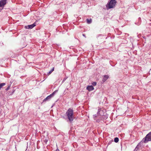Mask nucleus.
<instances>
[{"label":"nucleus","instance_id":"10","mask_svg":"<svg viewBox=\"0 0 151 151\" xmlns=\"http://www.w3.org/2000/svg\"><path fill=\"white\" fill-rule=\"evenodd\" d=\"M99 113V111H98V112L97 113V114H96L95 115H93V118L95 120H96V121L97 122H99V120H97L96 119V117H97L98 114Z\"/></svg>","mask_w":151,"mask_h":151},{"label":"nucleus","instance_id":"19","mask_svg":"<svg viewBox=\"0 0 151 151\" xmlns=\"http://www.w3.org/2000/svg\"><path fill=\"white\" fill-rule=\"evenodd\" d=\"M97 83L96 82H93L92 83V84L93 86H95L96 85Z\"/></svg>","mask_w":151,"mask_h":151},{"label":"nucleus","instance_id":"6","mask_svg":"<svg viewBox=\"0 0 151 151\" xmlns=\"http://www.w3.org/2000/svg\"><path fill=\"white\" fill-rule=\"evenodd\" d=\"M94 89L93 86L92 85L88 86L86 88V89L89 91L93 90Z\"/></svg>","mask_w":151,"mask_h":151},{"label":"nucleus","instance_id":"24","mask_svg":"<svg viewBox=\"0 0 151 151\" xmlns=\"http://www.w3.org/2000/svg\"><path fill=\"white\" fill-rule=\"evenodd\" d=\"M56 151H60V150L58 149H57L56 150Z\"/></svg>","mask_w":151,"mask_h":151},{"label":"nucleus","instance_id":"16","mask_svg":"<svg viewBox=\"0 0 151 151\" xmlns=\"http://www.w3.org/2000/svg\"><path fill=\"white\" fill-rule=\"evenodd\" d=\"M54 70V68H53L52 69L50 70L47 73V74L48 75H49V74H50L52 72H53Z\"/></svg>","mask_w":151,"mask_h":151},{"label":"nucleus","instance_id":"9","mask_svg":"<svg viewBox=\"0 0 151 151\" xmlns=\"http://www.w3.org/2000/svg\"><path fill=\"white\" fill-rule=\"evenodd\" d=\"M109 78V76L107 75H104L102 79V81L103 82H105Z\"/></svg>","mask_w":151,"mask_h":151},{"label":"nucleus","instance_id":"1","mask_svg":"<svg viewBox=\"0 0 151 151\" xmlns=\"http://www.w3.org/2000/svg\"><path fill=\"white\" fill-rule=\"evenodd\" d=\"M65 114L70 122H72L74 117L73 109L71 108L69 109L66 112Z\"/></svg>","mask_w":151,"mask_h":151},{"label":"nucleus","instance_id":"15","mask_svg":"<svg viewBox=\"0 0 151 151\" xmlns=\"http://www.w3.org/2000/svg\"><path fill=\"white\" fill-rule=\"evenodd\" d=\"M119 140V138L118 137H115L114 139V141L116 143Z\"/></svg>","mask_w":151,"mask_h":151},{"label":"nucleus","instance_id":"25","mask_svg":"<svg viewBox=\"0 0 151 151\" xmlns=\"http://www.w3.org/2000/svg\"><path fill=\"white\" fill-rule=\"evenodd\" d=\"M47 140H45V142L46 143L47 142Z\"/></svg>","mask_w":151,"mask_h":151},{"label":"nucleus","instance_id":"21","mask_svg":"<svg viewBox=\"0 0 151 151\" xmlns=\"http://www.w3.org/2000/svg\"><path fill=\"white\" fill-rule=\"evenodd\" d=\"M14 90H13V91L12 92V93H10L9 95H12L13 94V93H14Z\"/></svg>","mask_w":151,"mask_h":151},{"label":"nucleus","instance_id":"23","mask_svg":"<svg viewBox=\"0 0 151 151\" xmlns=\"http://www.w3.org/2000/svg\"><path fill=\"white\" fill-rule=\"evenodd\" d=\"M82 35H83V37H86V35H85V34H82Z\"/></svg>","mask_w":151,"mask_h":151},{"label":"nucleus","instance_id":"11","mask_svg":"<svg viewBox=\"0 0 151 151\" xmlns=\"http://www.w3.org/2000/svg\"><path fill=\"white\" fill-rule=\"evenodd\" d=\"M141 142L139 143L137 145V146L136 147H135V149L134 150V151H137V150L139 149V147H140L139 145L140 144V143Z\"/></svg>","mask_w":151,"mask_h":151},{"label":"nucleus","instance_id":"13","mask_svg":"<svg viewBox=\"0 0 151 151\" xmlns=\"http://www.w3.org/2000/svg\"><path fill=\"white\" fill-rule=\"evenodd\" d=\"M87 22L88 24H89L91 23L92 22V19H86Z\"/></svg>","mask_w":151,"mask_h":151},{"label":"nucleus","instance_id":"3","mask_svg":"<svg viewBox=\"0 0 151 151\" xmlns=\"http://www.w3.org/2000/svg\"><path fill=\"white\" fill-rule=\"evenodd\" d=\"M151 141V132L147 134L146 136L144 138L141 142H143L145 143L148 142L149 141Z\"/></svg>","mask_w":151,"mask_h":151},{"label":"nucleus","instance_id":"14","mask_svg":"<svg viewBox=\"0 0 151 151\" xmlns=\"http://www.w3.org/2000/svg\"><path fill=\"white\" fill-rule=\"evenodd\" d=\"M6 85L5 83H2L0 84V89L4 86Z\"/></svg>","mask_w":151,"mask_h":151},{"label":"nucleus","instance_id":"12","mask_svg":"<svg viewBox=\"0 0 151 151\" xmlns=\"http://www.w3.org/2000/svg\"><path fill=\"white\" fill-rule=\"evenodd\" d=\"M58 91V90H56L54 91L50 95L52 97H53L55 94Z\"/></svg>","mask_w":151,"mask_h":151},{"label":"nucleus","instance_id":"4","mask_svg":"<svg viewBox=\"0 0 151 151\" xmlns=\"http://www.w3.org/2000/svg\"><path fill=\"white\" fill-rule=\"evenodd\" d=\"M7 3V0H1L0 1V7H4Z\"/></svg>","mask_w":151,"mask_h":151},{"label":"nucleus","instance_id":"20","mask_svg":"<svg viewBox=\"0 0 151 151\" xmlns=\"http://www.w3.org/2000/svg\"><path fill=\"white\" fill-rule=\"evenodd\" d=\"M66 79L67 78H64V79H63V80L62 81V82L63 83L66 80Z\"/></svg>","mask_w":151,"mask_h":151},{"label":"nucleus","instance_id":"7","mask_svg":"<svg viewBox=\"0 0 151 151\" xmlns=\"http://www.w3.org/2000/svg\"><path fill=\"white\" fill-rule=\"evenodd\" d=\"M104 38L105 37L104 36L101 34L98 35L97 36V38L98 40H100V39Z\"/></svg>","mask_w":151,"mask_h":151},{"label":"nucleus","instance_id":"5","mask_svg":"<svg viewBox=\"0 0 151 151\" xmlns=\"http://www.w3.org/2000/svg\"><path fill=\"white\" fill-rule=\"evenodd\" d=\"M35 26H36V24H35V23H34L32 24L25 26V28L26 29H32V28H33L34 27H35Z\"/></svg>","mask_w":151,"mask_h":151},{"label":"nucleus","instance_id":"18","mask_svg":"<svg viewBox=\"0 0 151 151\" xmlns=\"http://www.w3.org/2000/svg\"><path fill=\"white\" fill-rule=\"evenodd\" d=\"M113 142L114 141L113 140H111L109 141V142L108 143V145H110L111 144L112 142Z\"/></svg>","mask_w":151,"mask_h":151},{"label":"nucleus","instance_id":"22","mask_svg":"<svg viewBox=\"0 0 151 151\" xmlns=\"http://www.w3.org/2000/svg\"><path fill=\"white\" fill-rule=\"evenodd\" d=\"M4 7H0V12L3 9Z\"/></svg>","mask_w":151,"mask_h":151},{"label":"nucleus","instance_id":"2","mask_svg":"<svg viewBox=\"0 0 151 151\" xmlns=\"http://www.w3.org/2000/svg\"><path fill=\"white\" fill-rule=\"evenodd\" d=\"M116 3V1L115 0H111L106 5L107 9H108L114 8L115 6Z\"/></svg>","mask_w":151,"mask_h":151},{"label":"nucleus","instance_id":"17","mask_svg":"<svg viewBox=\"0 0 151 151\" xmlns=\"http://www.w3.org/2000/svg\"><path fill=\"white\" fill-rule=\"evenodd\" d=\"M11 87V85H9L8 86V87L6 88V89L5 90L6 91H7L9 90L10 88Z\"/></svg>","mask_w":151,"mask_h":151},{"label":"nucleus","instance_id":"8","mask_svg":"<svg viewBox=\"0 0 151 151\" xmlns=\"http://www.w3.org/2000/svg\"><path fill=\"white\" fill-rule=\"evenodd\" d=\"M52 98V97H51V96L50 95H49L44 99L43 102H45L47 101H49Z\"/></svg>","mask_w":151,"mask_h":151},{"label":"nucleus","instance_id":"26","mask_svg":"<svg viewBox=\"0 0 151 151\" xmlns=\"http://www.w3.org/2000/svg\"><path fill=\"white\" fill-rule=\"evenodd\" d=\"M139 19H141L140 18H139Z\"/></svg>","mask_w":151,"mask_h":151}]
</instances>
